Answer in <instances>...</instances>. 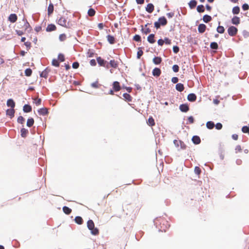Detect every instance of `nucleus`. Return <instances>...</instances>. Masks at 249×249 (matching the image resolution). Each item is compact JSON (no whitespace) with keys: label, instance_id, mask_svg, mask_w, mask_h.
<instances>
[{"label":"nucleus","instance_id":"f257e3e1","mask_svg":"<svg viewBox=\"0 0 249 249\" xmlns=\"http://www.w3.org/2000/svg\"><path fill=\"white\" fill-rule=\"evenodd\" d=\"M19 23L18 26V29L16 30V32L18 36H21L26 32L30 33L32 31V27L26 18H23L22 23L19 22Z\"/></svg>","mask_w":249,"mask_h":249},{"label":"nucleus","instance_id":"f03ea898","mask_svg":"<svg viewBox=\"0 0 249 249\" xmlns=\"http://www.w3.org/2000/svg\"><path fill=\"white\" fill-rule=\"evenodd\" d=\"M87 227L88 229L91 231L92 234L94 235L99 234V230L97 228H95L94 223L92 220H89L88 221Z\"/></svg>","mask_w":249,"mask_h":249},{"label":"nucleus","instance_id":"7ed1b4c3","mask_svg":"<svg viewBox=\"0 0 249 249\" xmlns=\"http://www.w3.org/2000/svg\"><path fill=\"white\" fill-rule=\"evenodd\" d=\"M237 29L234 26H231L228 29V33L230 36H233L236 35Z\"/></svg>","mask_w":249,"mask_h":249},{"label":"nucleus","instance_id":"20e7f679","mask_svg":"<svg viewBox=\"0 0 249 249\" xmlns=\"http://www.w3.org/2000/svg\"><path fill=\"white\" fill-rule=\"evenodd\" d=\"M58 24L64 27H66L67 24V21L65 17H61L58 20Z\"/></svg>","mask_w":249,"mask_h":249},{"label":"nucleus","instance_id":"39448f33","mask_svg":"<svg viewBox=\"0 0 249 249\" xmlns=\"http://www.w3.org/2000/svg\"><path fill=\"white\" fill-rule=\"evenodd\" d=\"M18 19V17L15 14H11L8 17V20L12 23H15L16 22Z\"/></svg>","mask_w":249,"mask_h":249},{"label":"nucleus","instance_id":"423d86ee","mask_svg":"<svg viewBox=\"0 0 249 249\" xmlns=\"http://www.w3.org/2000/svg\"><path fill=\"white\" fill-rule=\"evenodd\" d=\"M113 89L114 91L117 92L119 91L121 89V86L120 83L118 81H115L113 83Z\"/></svg>","mask_w":249,"mask_h":249},{"label":"nucleus","instance_id":"0eeeda50","mask_svg":"<svg viewBox=\"0 0 249 249\" xmlns=\"http://www.w3.org/2000/svg\"><path fill=\"white\" fill-rule=\"evenodd\" d=\"M179 109L182 112H186L189 110V108L187 104H182L180 105Z\"/></svg>","mask_w":249,"mask_h":249},{"label":"nucleus","instance_id":"6e6552de","mask_svg":"<svg viewBox=\"0 0 249 249\" xmlns=\"http://www.w3.org/2000/svg\"><path fill=\"white\" fill-rule=\"evenodd\" d=\"M154 10V6L152 3H148L146 7V11L149 13H151Z\"/></svg>","mask_w":249,"mask_h":249},{"label":"nucleus","instance_id":"1a4fd4ad","mask_svg":"<svg viewBox=\"0 0 249 249\" xmlns=\"http://www.w3.org/2000/svg\"><path fill=\"white\" fill-rule=\"evenodd\" d=\"M161 74V71L159 68H155L153 70L152 74L154 76L158 77Z\"/></svg>","mask_w":249,"mask_h":249},{"label":"nucleus","instance_id":"9d476101","mask_svg":"<svg viewBox=\"0 0 249 249\" xmlns=\"http://www.w3.org/2000/svg\"><path fill=\"white\" fill-rule=\"evenodd\" d=\"M231 23L234 25H238L240 23V19L239 17L234 16L231 19Z\"/></svg>","mask_w":249,"mask_h":249},{"label":"nucleus","instance_id":"9b49d317","mask_svg":"<svg viewBox=\"0 0 249 249\" xmlns=\"http://www.w3.org/2000/svg\"><path fill=\"white\" fill-rule=\"evenodd\" d=\"M56 29V27L55 25L53 24H49L46 28L47 32H52L55 31Z\"/></svg>","mask_w":249,"mask_h":249},{"label":"nucleus","instance_id":"f8f14e48","mask_svg":"<svg viewBox=\"0 0 249 249\" xmlns=\"http://www.w3.org/2000/svg\"><path fill=\"white\" fill-rule=\"evenodd\" d=\"M206 29V26L204 24H200L198 25V31L200 33H203Z\"/></svg>","mask_w":249,"mask_h":249},{"label":"nucleus","instance_id":"ddd939ff","mask_svg":"<svg viewBox=\"0 0 249 249\" xmlns=\"http://www.w3.org/2000/svg\"><path fill=\"white\" fill-rule=\"evenodd\" d=\"M54 7L52 3H50L48 7L47 11L48 16L52 15L53 12Z\"/></svg>","mask_w":249,"mask_h":249},{"label":"nucleus","instance_id":"4468645a","mask_svg":"<svg viewBox=\"0 0 249 249\" xmlns=\"http://www.w3.org/2000/svg\"><path fill=\"white\" fill-rule=\"evenodd\" d=\"M159 23L162 26H165L167 23V21L164 17H160L159 18Z\"/></svg>","mask_w":249,"mask_h":249},{"label":"nucleus","instance_id":"2eb2a0df","mask_svg":"<svg viewBox=\"0 0 249 249\" xmlns=\"http://www.w3.org/2000/svg\"><path fill=\"white\" fill-rule=\"evenodd\" d=\"M147 124L150 126H153L155 125V123L154 119L152 116H150L147 121Z\"/></svg>","mask_w":249,"mask_h":249},{"label":"nucleus","instance_id":"dca6fc26","mask_svg":"<svg viewBox=\"0 0 249 249\" xmlns=\"http://www.w3.org/2000/svg\"><path fill=\"white\" fill-rule=\"evenodd\" d=\"M187 99L189 101L194 102L196 100V96L194 93H190L188 95Z\"/></svg>","mask_w":249,"mask_h":249},{"label":"nucleus","instance_id":"f3484780","mask_svg":"<svg viewBox=\"0 0 249 249\" xmlns=\"http://www.w3.org/2000/svg\"><path fill=\"white\" fill-rule=\"evenodd\" d=\"M97 61L98 64L100 66H105V64L106 63V61L103 59L101 57H98L97 58Z\"/></svg>","mask_w":249,"mask_h":249},{"label":"nucleus","instance_id":"a211bd4d","mask_svg":"<svg viewBox=\"0 0 249 249\" xmlns=\"http://www.w3.org/2000/svg\"><path fill=\"white\" fill-rule=\"evenodd\" d=\"M7 105L8 107H10L11 108H14L15 106V103L13 99H8L7 101Z\"/></svg>","mask_w":249,"mask_h":249},{"label":"nucleus","instance_id":"6ab92c4d","mask_svg":"<svg viewBox=\"0 0 249 249\" xmlns=\"http://www.w3.org/2000/svg\"><path fill=\"white\" fill-rule=\"evenodd\" d=\"M107 40L108 42L110 44H113L115 43V38L113 36H112L111 35H107Z\"/></svg>","mask_w":249,"mask_h":249},{"label":"nucleus","instance_id":"aec40b11","mask_svg":"<svg viewBox=\"0 0 249 249\" xmlns=\"http://www.w3.org/2000/svg\"><path fill=\"white\" fill-rule=\"evenodd\" d=\"M192 140L193 142L196 144H199L201 142L200 138L197 136H193Z\"/></svg>","mask_w":249,"mask_h":249},{"label":"nucleus","instance_id":"412c9836","mask_svg":"<svg viewBox=\"0 0 249 249\" xmlns=\"http://www.w3.org/2000/svg\"><path fill=\"white\" fill-rule=\"evenodd\" d=\"M14 114H15V110H14V108L8 109L6 110L7 115L10 116L11 118H12L14 117Z\"/></svg>","mask_w":249,"mask_h":249},{"label":"nucleus","instance_id":"4be33fe9","mask_svg":"<svg viewBox=\"0 0 249 249\" xmlns=\"http://www.w3.org/2000/svg\"><path fill=\"white\" fill-rule=\"evenodd\" d=\"M162 61V59L160 57H155L153 59V63L156 65H159L160 64Z\"/></svg>","mask_w":249,"mask_h":249},{"label":"nucleus","instance_id":"5701e85b","mask_svg":"<svg viewBox=\"0 0 249 249\" xmlns=\"http://www.w3.org/2000/svg\"><path fill=\"white\" fill-rule=\"evenodd\" d=\"M38 113L40 115H45L48 113V109L47 108H42L38 110Z\"/></svg>","mask_w":249,"mask_h":249},{"label":"nucleus","instance_id":"b1692460","mask_svg":"<svg viewBox=\"0 0 249 249\" xmlns=\"http://www.w3.org/2000/svg\"><path fill=\"white\" fill-rule=\"evenodd\" d=\"M176 89L177 90L181 92V91H182L184 89V86L181 83H178L176 85Z\"/></svg>","mask_w":249,"mask_h":249},{"label":"nucleus","instance_id":"393cba45","mask_svg":"<svg viewBox=\"0 0 249 249\" xmlns=\"http://www.w3.org/2000/svg\"><path fill=\"white\" fill-rule=\"evenodd\" d=\"M212 17L208 15H205L203 17V20L205 23H208L211 21L212 20Z\"/></svg>","mask_w":249,"mask_h":249},{"label":"nucleus","instance_id":"a878e982","mask_svg":"<svg viewBox=\"0 0 249 249\" xmlns=\"http://www.w3.org/2000/svg\"><path fill=\"white\" fill-rule=\"evenodd\" d=\"M23 110L25 112H30L32 111V107L30 105H25Z\"/></svg>","mask_w":249,"mask_h":249},{"label":"nucleus","instance_id":"bb28decb","mask_svg":"<svg viewBox=\"0 0 249 249\" xmlns=\"http://www.w3.org/2000/svg\"><path fill=\"white\" fill-rule=\"evenodd\" d=\"M154 35L150 34L147 37L148 41L150 43H154L155 42V40L154 39Z\"/></svg>","mask_w":249,"mask_h":249},{"label":"nucleus","instance_id":"cd10ccee","mask_svg":"<svg viewBox=\"0 0 249 249\" xmlns=\"http://www.w3.org/2000/svg\"><path fill=\"white\" fill-rule=\"evenodd\" d=\"M109 64L111 67L116 69L118 67V64L117 61L114 60H111L109 62Z\"/></svg>","mask_w":249,"mask_h":249},{"label":"nucleus","instance_id":"c85d7f7f","mask_svg":"<svg viewBox=\"0 0 249 249\" xmlns=\"http://www.w3.org/2000/svg\"><path fill=\"white\" fill-rule=\"evenodd\" d=\"M174 143L175 144H176V143H179V144L180 145L181 148L183 149H185L186 147V145L181 141H178V140H174Z\"/></svg>","mask_w":249,"mask_h":249},{"label":"nucleus","instance_id":"c756f323","mask_svg":"<svg viewBox=\"0 0 249 249\" xmlns=\"http://www.w3.org/2000/svg\"><path fill=\"white\" fill-rule=\"evenodd\" d=\"M214 126V124L213 122L212 121H209L208 122H207L206 123V127L209 129H213Z\"/></svg>","mask_w":249,"mask_h":249},{"label":"nucleus","instance_id":"7c9ffc66","mask_svg":"<svg viewBox=\"0 0 249 249\" xmlns=\"http://www.w3.org/2000/svg\"><path fill=\"white\" fill-rule=\"evenodd\" d=\"M74 220H75V222L77 224H79V225L82 224L83 222V220L82 218L81 217L78 216L75 217Z\"/></svg>","mask_w":249,"mask_h":249},{"label":"nucleus","instance_id":"2f4dec72","mask_svg":"<svg viewBox=\"0 0 249 249\" xmlns=\"http://www.w3.org/2000/svg\"><path fill=\"white\" fill-rule=\"evenodd\" d=\"M197 4V2L196 0H192L189 3V5L191 9L194 8Z\"/></svg>","mask_w":249,"mask_h":249},{"label":"nucleus","instance_id":"473e14b6","mask_svg":"<svg viewBox=\"0 0 249 249\" xmlns=\"http://www.w3.org/2000/svg\"><path fill=\"white\" fill-rule=\"evenodd\" d=\"M123 97L124 98L125 100L128 102H131L132 101V97L130 94L128 93H124L123 94Z\"/></svg>","mask_w":249,"mask_h":249},{"label":"nucleus","instance_id":"72a5a7b5","mask_svg":"<svg viewBox=\"0 0 249 249\" xmlns=\"http://www.w3.org/2000/svg\"><path fill=\"white\" fill-rule=\"evenodd\" d=\"M21 135L22 137H26L27 134L28 133V130L24 128H22L21 129Z\"/></svg>","mask_w":249,"mask_h":249},{"label":"nucleus","instance_id":"f704fd0d","mask_svg":"<svg viewBox=\"0 0 249 249\" xmlns=\"http://www.w3.org/2000/svg\"><path fill=\"white\" fill-rule=\"evenodd\" d=\"M63 211L64 213L67 214H69L71 212V210L67 206L63 207Z\"/></svg>","mask_w":249,"mask_h":249},{"label":"nucleus","instance_id":"c9c22d12","mask_svg":"<svg viewBox=\"0 0 249 249\" xmlns=\"http://www.w3.org/2000/svg\"><path fill=\"white\" fill-rule=\"evenodd\" d=\"M34 123V120L33 118H29L28 119L27 122V125L28 127H31L33 125Z\"/></svg>","mask_w":249,"mask_h":249},{"label":"nucleus","instance_id":"e433bc0d","mask_svg":"<svg viewBox=\"0 0 249 249\" xmlns=\"http://www.w3.org/2000/svg\"><path fill=\"white\" fill-rule=\"evenodd\" d=\"M240 8L239 6H235L232 8V12L233 14H238L240 12Z\"/></svg>","mask_w":249,"mask_h":249},{"label":"nucleus","instance_id":"4c0bfd02","mask_svg":"<svg viewBox=\"0 0 249 249\" xmlns=\"http://www.w3.org/2000/svg\"><path fill=\"white\" fill-rule=\"evenodd\" d=\"M216 31L218 33L223 34L225 32V28L222 26H218L217 27Z\"/></svg>","mask_w":249,"mask_h":249},{"label":"nucleus","instance_id":"58836bf2","mask_svg":"<svg viewBox=\"0 0 249 249\" xmlns=\"http://www.w3.org/2000/svg\"><path fill=\"white\" fill-rule=\"evenodd\" d=\"M204 7L203 5H199L197 7V11L199 13H202L204 12Z\"/></svg>","mask_w":249,"mask_h":249},{"label":"nucleus","instance_id":"ea45409f","mask_svg":"<svg viewBox=\"0 0 249 249\" xmlns=\"http://www.w3.org/2000/svg\"><path fill=\"white\" fill-rule=\"evenodd\" d=\"M32 71L31 69H26L25 71V74L27 76H30L32 75Z\"/></svg>","mask_w":249,"mask_h":249},{"label":"nucleus","instance_id":"a19ab883","mask_svg":"<svg viewBox=\"0 0 249 249\" xmlns=\"http://www.w3.org/2000/svg\"><path fill=\"white\" fill-rule=\"evenodd\" d=\"M88 13L89 16L92 17L95 15V11L93 9L90 8L89 10Z\"/></svg>","mask_w":249,"mask_h":249},{"label":"nucleus","instance_id":"79ce46f5","mask_svg":"<svg viewBox=\"0 0 249 249\" xmlns=\"http://www.w3.org/2000/svg\"><path fill=\"white\" fill-rule=\"evenodd\" d=\"M194 171L195 173L198 176H199L201 173V169L198 166L195 167Z\"/></svg>","mask_w":249,"mask_h":249},{"label":"nucleus","instance_id":"37998d69","mask_svg":"<svg viewBox=\"0 0 249 249\" xmlns=\"http://www.w3.org/2000/svg\"><path fill=\"white\" fill-rule=\"evenodd\" d=\"M210 47L213 49H218V44L216 42H212L210 44Z\"/></svg>","mask_w":249,"mask_h":249},{"label":"nucleus","instance_id":"c03bdc74","mask_svg":"<svg viewBox=\"0 0 249 249\" xmlns=\"http://www.w3.org/2000/svg\"><path fill=\"white\" fill-rule=\"evenodd\" d=\"M58 60L60 62H63L65 61V57L64 54L60 53L58 55Z\"/></svg>","mask_w":249,"mask_h":249},{"label":"nucleus","instance_id":"a18cd8bd","mask_svg":"<svg viewBox=\"0 0 249 249\" xmlns=\"http://www.w3.org/2000/svg\"><path fill=\"white\" fill-rule=\"evenodd\" d=\"M67 36L66 34H62L59 35V39L61 41H63L66 39Z\"/></svg>","mask_w":249,"mask_h":249},{"label":"nucleus","instance_id":"49530a36","mask_svg":"<svg viewBox=\"0 0 249 249\" xmlns=\"http://www.w3.org/2000/svg\"><path fill=\"white\" fill-rule=\"evenodd\" d=\"M52 65L55 67H59V62L58 60L55 59H53L52 60Z\"/></svg>","mask_w":249,"mask_h":249},{"label":"nucleus","instance_id":"de8ad7c7","mask_svg":"<svg viewBox=\"0 0 249 249\" xmlns=\"http://www.w3.org/2000/svg\"><path fill=\"white\" fill-rule=\"evenodd\" d=\"M242 131L244 133H248L249 134V126L248 127L247 126H244L242 128Z\"/></svg>","mask_w":249,"mask_h":249},{"label":"nucleus","instance_id":"09e8293b","mask_svg":"<svg viewBox=\"0 0 249 249\" xmlns=\"http://www.w3.org/2000/svg\"><path fill=\"white\" fill-rule=\"evenodd\" d=\"M34 103L37 106H39L41 103V99L40 98H36L35 99Z\"/></svg>","mask_w":249,"mask_h":249},{"label":"nucleus","instance_id":"8fccbe9b","mask_svg":"<svg viewBox=\"0 0 249 249\" xmlns=\"http://www.w3.org/2000/svg\"><path fill=\"white\" fill-rule=\"evenodd\" d=\"M143 54V51L140 49V48H139V51L137 52V58L140 59L141 57Z\"/></svg>","mask_w":249,"mask_h":249},{"label":"nucleus","instance_id":"3c124183","mask_svg":"<svg viewBox=\"0 0 249 249\" xmlns=\"http://www.w3.org/2000/svg\"><path fill=\"white\" fill-rule=\"evenodd\" d=\"M24 121V118L21 116H19L18 118V123L23 124Z\"/></svg>","mask_w":249,"mask_h":249},{"label":"nucleus","instance_id":"603ef678","mask_svg":"<svg viewBox=\"0 0 249 249\" xmlns=\"http://www.w3.org/2000/svg\"><path fill=\"white\" fill-rule=\"evenodd\" d=\"M133 39L136 41H141V36L138 35H136L134 37Z\"/></svg>","mask_w":249,"mask_h":249},{"label":"nucleus","instance_id":"864d4df0","mask_svg":"<svg viewBox=\"0 0 249 249\" xmlns=\"http://www.w3.org/2000/svg\"><path fill=\"white\" fill-rule=\"evenodd\" d=\"M172 69L173 71L175 72H177L179 71V67L177 65H173Z\"/></svg>","mask_w":249,"mask_h":249},{"label":"nucleus","instance_id":"5fc2aeb1","mask_svg":"<svg viewBox=\"0 0 249 249\" xmlns=\"http://www.w3.org/2000/svg\"><path fill=\"white\" fill-rule=\"evenodd\" d=\"M40 76V77H42L47 78L48 75H47V72L46 71H43L41 73Z\"/></svg>","mask_w":249,"mask_h":249},{"label":"nucleus","instance_id":"6e6d98bb","mask_svg":"<svg viewBox=\"0 0 249 249\" xmlns=\"http://www.w3.org/2000/svg\"><path fill=\"white\" fill-rule=\"evenodd\" d=\"M163 40L166 44L170 45L171 44V40L167 37L164 38Z\"/></svg>","mask_w":249,"mask_h":249},{"label":"nucleus","instance_id":"4d7b16f0","mask_svg":"<svg viewBox=\"0 0 249 249\" xmlns=\"http://www.w3.org/2000/svg\"><path fill=\"white\" fill-rule=\"evenodd\" d=\"M215 126V128L218 130L221 129L223 126L222 124L220 123H217Z\"/></svg>","mask_w":249,"mask_h":249},{"label":"nucleus","instance_id":"13d9d810","mask_svg":"<svg viewBox=\"0 0 249 249\" xmlns=\"http://www.w3.org/2000/svg\"><path fill=\"white\" fill-rule=\"evenodd\" d=\"M173 52L175 53H177L179 52V47L178 46H174L173 47Z\"/></svg>","mask_w":249,"mask_h":249},{"label":"nucleus","instance_id":"bf43d9fd","mask_svg":"<svg viewBox=\"0 0 249 249\" xmlns=\"http://www.w3.org/2000/svg\"><path fill=\"white\" fill-rule=\"evenodd\" d=\"M242 9L243 10H248L249 9V6L248 4L245 3L242 5Z\"/></svg>","mask_w":249,"mask_h":249},{"label":"nucleus","instance_id":"052dcab7","mask_svg":"<svg viewBox=\"0 0 249 249\" xmlns=\"http://www.w3.org/2000/svg\"><path fill=\"white\" fill-rule=\"evenodd\" d=\"M235 150L236 151V152L237 153V152H241L242 149L241 148V146L239 145H238L236 146Z\"/></svg>","mask_w":249,"mask_h":249},{"label":"nucleus","instance_id":"680f3d73","mask_svg":"<svg viewBox=\"0 0 249 249\" xmlns=\"http://www.w3.org/2000/svg\"><path fill=\"white\" fill-rule=\"evenodd\" d=\"M24 45L27 48V50H29L31 47V43L30 42L27 41L24 42Z\"/></svg>","mask_w":249,"mask_h":249},{"label":"nucleus","instance_id":"e2e57ef3","mask_svg":"<svg viewBox=\"0 0 249 249\" xmlns=\"http://www.w3.org/2000/svg\"><path fill=\"white\" fill-rule=\"evenodd\" d=\"M79 66V64L77 62H75L72 64V68L73 69H77Z\"/></svg>","mask_w":249,"mask_h":249},{"label":"nucleus","instance_id":"0e129e2a","mask_svg":"<svg viewBox=\"0 0 249 249\" xmlns=\"http://www.w3.org/2000/svg\"><path fill=\"white\" fill-rule=\"evenodd\" d=\"M91 87L94 88H99V84L97 81L94 82L91 84Z\"/></svg>","mask_w":249,"mask_h":249},{"label":"nucleus","instance_id":"69168bd1","mask_svg":"<svg viewBox=\"0 0 249 249\" xmlns=\"http://www.w3.org/2000/svg\"><path fill=\"white\" fill-rule=\"evenodd\" d=\"M188 121L189 124H193L194 122V119L193 116H190L188 118Z\"/></svg>","mask_w":249,"mask_h":249},{"label":"nucleus","instance_id":"338daca9","mask_svg":"<svg viewBox=\"0 0 249 249\" xmlns=\"http://www.w3.org/2000/svg\"><path fill=\"white\" fill-rule=\"evenodd\" d=\"M151 32V30L149 28H145L142 29V32L145 34H147Z\"/></svg>","mask_w":249,"mask_h":249},{"label":"nucleus","instance_id":"774afa93","mask_svg":"<svg viewBox=\"0 0 249 249\" xmlns=\"http://www.w3.org/2000/svg\"><path fill=\"white\" fill-rule=\"evenodd\" d=\"M164 43V41L163 39H160L158 41V44L160 46H162Z\"/></svg>","mask_w":249,"mask_h":249}]
</instances>
